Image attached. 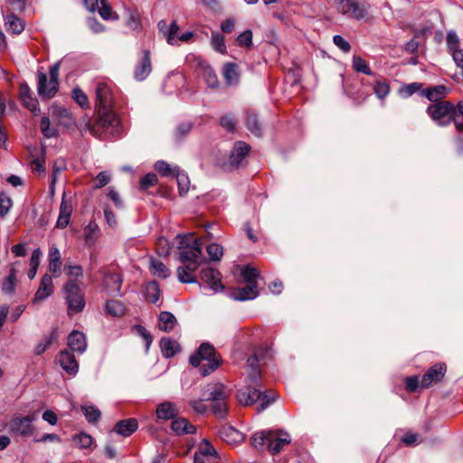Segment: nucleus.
<instances>
[{
	"mask_svg": "<svg viewBox=\"0 0 463 463\" xmlns=\"http://www.w3.org/2000/svg\"><path fill=\"white\" fill-rule=\"evenodd\" d=\"M427 114L439 127H446L452 121L459 131H463V123L457 121V109L449 101L433 103L427 108Z\"/></svg>",
	"mask_w": 463,
	"mask_h": 463,
	"instance_id": "nucleus-4",
	"label": "nucleus"
},
{
	"mask_svg": "<svg viewBox=\"0 0 463 463\" xmlns=\"http://www.w3.org/2000/svg\"><path fill=\"white\" fill-rule=\"evenodd\" d=\"M239 403L242 406H250L260 402L258 412L266 410L277 399L274 392H261L258 385H247L238 390L236 394Z\"/></svg>",
	"mask_w": 463,
	"mask_h": 463,
	"instance_id": "nucleus-3",
	"label": "nucleus"
},
{
	"mask_svg": "<svg viewBox=\"0 0 463 463\" xmlns=\"http://www.w3.org/2000/svg\"><path fill=\"white\" fill-rule=\"evenodd\" d=\"M179 260L186 265L190 271H195L204 260L202 244L194 233L176 236Z\"/></svg>",
	"mask_w": 463,
	"mask_h": 463,
	"instance_id": "nucleus-1",
	"label": "nucleus"
},
{
	"mask_svg": "<svg viewBox=\"0 0 463 463\" xmlns=\"http://www.w3.org/2000/svg\"><path fill=\"white\" fill-rule=\"evenodd\" d=\"M72 99L82 109H87L90 107L87 95L80 88H75L72 90Z\"/></svg>",
	"mask_w": 463,
	"mask_h": 463,
	"instance_id": "nucleus-58",
	"label": "nucleus"
},
{
	"mask_svg": "<svg viewBox=\"0 0 463 463\" xmlns=\"http://www.w3.org/2000/svg\"><path fill=\"white\" fill-rule=\"evenodd\" d=\"M159 298V285L155 281L148 283L146 288V299L150 303L156 304Z\"/></svg>",
	"mask_w": 463,
	"mask_h": 463,
	"instance_id": "nucleus-42",
	"label": "nucleus"
},
{
	"mask_svg": "<svg viewBox=\"0 0 463 463\" xmlns=\"http://www.w3.org/2000/svg\"><path fill=\"white\" fill-rule=\"evenodd\" d=\"M207 400L211 401L212 411L218 419H225L228 411L227 401L230 392L222 384L209 386Z\"/></svg>",
	"mask_w": 463,
	"mask_h": 463,
	"instance_id": "nucleus-6",
	"label": "nucleus"
},
{
	"mask_svg": "<svg viewBox=\"0 0 463 463\" xmlns=\"http://www.w3.org/2000/svg\"><path fill=\"white\" fill-rule=\"evenodd\" d=\"M194 271H190L186 265L181 266L177 269V277L182 283H197L196 277L194 275Z\"/></svg>",
	"mask_w": 463,
	"mask_h": 463,
	"instance_id": "nucleus-48",
	"label": "nucleus"
},
{
	"mask_svg": "<svg viewBox=\"0 0 463 463\" xmlns=\"http://www.w3.org/2000/svg\"><path fill=\"white\" fill-rule=\"evenodd\" d=\"M206 251L210 259L213 261H218L223 255V249L218 243H211L206 247Z\"/></svg>",
	"mask_w": 463,
	"mask_h": 463,
	"instance_id": "nucleus-59",
	"label": "nucleus"
},
{
	"mask_svg": "<svg viewBox=\"0 0 463 463\" xmlns=\"http://www.w3.org/2000/svg\"><path fill=\"white\" fill-rule=\"evenodd\" d=\"M68 345L71 352L83 354L87 349L85 335L76 330L72 331L68 336Z\"/></svg>",
	"mask_w": 463,
	"mask_h": 463,
	"instance_id": "nucleus-24",
	"label": "nucleus"
},
{
	"mask_svg": "<svg viewBox=\"0 0 463 463\" xmlns=\"http://www.w3.org/2000/svg\"><path fill=\"white\" fill-rule=\"evenodd\" d=\"M190 364L194 367H199L203 376H207L219 367L221 359L217 356L213 345L203 343L197 352L191 355Z\"/></svg>",
	"mask_w": 463,
	"mask_h": 463,
	"instance_id": "nucleus-2",
	"label": "nucleus"
},
{
	"mask_svg": "<svg viewBox=\"0 0 463 463\" xmlns=\"http://www.w3.org/2000/svg\"><path fill=\"white\" fill-rule=\"evenodd\" d=\"M137 421L134 418L119 420L114 426L113 431L118 435L128 437L137 430Z\"/></svg>",
	"mask_w": 463,
	"mask_h": 463,
	"instance_id": "nucleus-29",
	"label": "nucleus"
},
{
	"mask_svg": "<svg viewBox=\"0 0 463 463\" xmlns=\"http://www.w3.org/2000/svg\"><path fill=\"white\" fill-rule=\"evenodd\" d=\"M160 348L163 356L165 358H170L173 357L180 350V345L176 341L169 337H163L160 340Z\"/></svg>",
	"mask_w": 463,
	"mask_h": 463,
	"instance_id": "nucleus-37",
	"label": "nucleus"
},
{
	"mask_svg": "<svg viewBox=\"0 0 463 463\" xmlns=\"http://www.w3.org/2000/svg\"><path fill=\"white\" fill-rule=\"evenodd\" d=\"M49 271L55 277H59L61 268V256L56 245H52L48 252Z\"/></svg>",
	"mask_w": 463,
	"mask_h": 463,
	"instance_id": "nucleus-26",
	"label": "nucleus"
},
{
	"mask_svg": "<svg viewBox=\"0 0 463 463\" xmlns=\"http://www.w3.org/2000/svg\"><path fill=\"white\" fill-rule=\"evenodd\" d=\"M53 293L52 277L49 274L43 276L40 286L34 295L33 301H42L46 299Z\"/></svg>",
	"mask_w": 463,
	"mask_h": 463,
	"instance_id": "nucleus-23",
	"label": "nucleus"
},
{
	"mask_svg": "<svg viewBox=\"0 0 463 463\" xmlns=\"http://www.w3.org/2000/svg\"><path fill=\"white\" fill-rule=\"evenodd\" d=\"M149 269L154 276L166 279L170 276V269L161 261L155 258L150 259Z\"/></svg>",
	"mask_w": 463,
	"mask_h": 463,
	"instance_id": "nucleus-38",
	"label": "nucleus"
},
{
	"mask_svg": "<svg viewBox=\"0 0 463 463\" xmlns=\"http://www.w3.org/2000/svg\"><path fill=\"white\" fill-rule=\"evenodd\" d=\"M177 415L175 405L170 402H164L157 406L156 416L160 420H171Z\"/></svg>",
	"mask_w": 463,
	"mask_h": 463,
	"instance_id": "nucleus-36",
	"label": "nucleus"
},
{
	"mask_svg": "<svg viewBox=\"0 0 463 463\" xmlns=\"http://www.w3.org/2000/svg\"><path fill=\"white\" fill-rule=\"evenodd\" d=\"M63 293L68 305V314L70 316L78 314L83 310L85 300L78 284L69 280L63 287Z\"/></svg>",
	"mask_w": 463,
	"mask_h": 463,
	"instance_id": "nucleus-7",
	"label": "nucleus"
},
{
	"mask_svg": "<svg viewBox=\"0 0 463 463\" xmlns=\"http://www.w3.org/2000/svg\"><path fill=\"white\" fill-rule=\"evenodd\" d=\"M59 82H52V80L48 79L47 75L43 72H38V86L37 90L39 96L43 99L52 98L58 90Z\"/></svg>",
	"mask_w": 463,
	"mask_h": 463,
	"instance_id": "nucleus-12",
	"label": "nucleus"
},
{
	"mask_svg": "<svg viewBox=\"0 0 463 463\" xmlns=\"http://www.w3.org/2000/svg\"><path fill=\"white\" fill-rule=\"evenodd\" d=\"M96 106L99 109L111 108L113 99L110 86L103 81H99L95 88Z\"/></svg>",
	"mask_w": 463,
	"mask_h": 463,
	"instance_id": "nucleus-10",
	"label": "nucleus"
},
{
	"mask_svg": "<svg viewBox=\"0 0 463 463\" xmlns=\"http://www.w3.org/2000/svg\"><path fill=\"white\" fill-rule=\"evenodd\" d=\"M58 362L63 371L70 375H76L79 371V364L72 352L63 350L59 354Z\"/></svg>",
	"mask_w": 463,
	"mask_h": 463,
	"instance_id": "nucleus-15",
	"label": "nucleus"
},
{
	"mask_svg": "<svg viewBox=\"0 0 463 463\" xmlns=\"http://www.w3.org/2000/svg\"><path fill=\"white\" fill-rule=\"evenodd\" d=\"M34 416H16L9 423L10 432L20 436H30L33 432Z\"/></svg>",
	"mask_w": 463,
	"mask_h": 463,
	"instance_id": "nucleus-8",
	"label": "nucleus"
},
{
	"mask_svg": "<svg viewBox=\"0 0 463 463\" xmlns=\"http://www.w3.org/2000/svg\"><path fill=\"white\" fill-rule=\"evenodd\" d=\"M248 129L256 137L261 136V127L256 115L249 114L246 119Z\"/></svg>",
	"mask_w": 463,
	"mask_h": 463,
	"instance_id": "nucleus-54",
	"label": "nucleus"
},
{
	"mask_svg": "<svg viewBox=\"0 0 463 463\" xmlns=\"http://www.w3.org/2000/svg\"><path fill=\"white\" fill-rule=\"evenodd\" d=\"M132 330L145 340L146 347L148 349L153 340L150 333L141 325H135Z\"/></svg>",
	"mask_w": 463,
	"mask_h": 463,
	"instance_id": "nucleus-63",
	"label": "nucleus"
},
{
	"mask_svg": "<svg viewBox=\"0 0 463 463\" xmlns=\"http://www.w3.org/2000/svg\"><path fill=\"white\" fill-rule=\"evenodd\" d=\"M159 31L164 34L166 38V41L169 44L175 45L178 43V31L179 26L175 21H173L170 26H167L165 21H160L158 23Z\"/></svg>",
	"mask_w": 463,
	"mask_h": 463,
	"instance_id": "nucleus-27",
	"label": "nucleus"
},
{
	"mask_svg": "<svg viewBox=\"0 0 463 463\" xmlns=\"http://www.w3.org/2000/svg\"><path fill=\"white\" fill-rule=\"evenodd\" d=\"M373 90L375 95L380 99H385L390 93L389 83L383 79H379L375 81Z\"/></svg>",
	"mask_w": 463,
	"mask_h": 463,
	"instance_id": "nucleus-49",
	"label": "nucleus"
},
{
	"mask_svg": "<svg viewBox=\"0 0 463 463\" xmlns=\"http://www.w3.org/2000/svg\"><path fill=\"white\" fill-rule=\"evenodd\" d=\"M211 43H212L213 48L216 52H218L222 54L226 53L227 51H226V45L224 43V37L221 33H219V32L212 33Z\"/></svg>",
	"mask_w": 463,
	"mask_h": 463,
	"instance_id": "nucleus-46",
	"label": "nucleus"
},
{
	"mask_svg": "<svg viewBox=\"0 0 463 463\" xmlns=\"http://www.w3.org/2000/svg\"><path fill=\"white\" fill-rule=\"evenodd\" d=\"M155 169L163 176L175 175L179 168L177 166L172 167L167 162L159 160L155 164Z\"/></svg>",
	"mask_w": 463,
	"mask_h": 463,
	"instance_id": "nucleus-45",
	"label": "nucleus"
},
{
	"mask_svg": "<svg viewBox=\"0 0 463 463\" xmlns=\"http://www.w3.org/2000/svg\"><path fill=\"white\" fill-rule=\"evenodd\" d=\"M446 373L445 364L439 363L431 366L422 376L420 381V387L428 388L432 383H439Z\"/></svg>",
	"mask_w": 463,
	"mask_h": 463,
	"instance_id": "nucleus-9",
	"label": "nucleus"
},
{
	"mask_svg": "<svg viewBox=\"0 0 463 463\" xmlns=\"http://www.w3.org/2000/svg\"><path fill=\"white\" fill-rule=\"evenodd\" d=\"M64 270L70 278V280L73 282L83 278V269L80 265L66 264L64 266Z\"/></svg>",
	"mask_w": 463,
	"mask_h": 463,
	"instance_id": "nucleus-50",
	"label": "nucleus"
},
{
	"mask_svg": "<svg viewBox=\"0 0 463 463\" xmlns=\"http://www.w3.org/2000/svg\"><path fill=\"white\" fill-rule=\"evenodd\" d=\"M202 75L208 87L213 89L218 87L219 80L214 70L212 67H203L202 71Z\"/></svg>",
	"mask_w": 463,
	"mask_h": 463,
	"instance_id": "nucleus-43",
	"label": "nucleus"
},
{
	"mask_svg": "<svg viewBox=\"0 0 463 463\" xmlns=\"http://www.w3.org/2000/svg\"><path fill=\"white\" fill-rule=\"evenodd\" d=\"M222 76L226 84L230 86H237L241 78L239 66L232 62L225 63L222 68Z\"/></svg>",
	"mask_w": 463,
	"mask_h": 463,
	"instance_id": "nucleus-25",
	"label": "nucleus"
},
{
	"mask_svg": "<svg viewBox=\"0 0 463 463\" xmlns=\"http://www.w3.org/2000/svg\"><path fill=\"white\" fill-rule=\"evenodd\" d=\"M171 428L177 435L193 434L196 431V427L184 418L175 419L171 423Z\"/></svg>",
	"mask_w": 463,
	"mask_h": 463,
	"instance_id": "nucleus-30",
	"label": "nucleus"
},
{
	"mask_svg": "<svg viewBox=\"0 0 463 463\" xmlns=\"http://www.w3.org/2000/svg\"><path fill=\"white\" fill-rule=\"evenodd\" d=\"M16 284V271L14 266L10 269V274L2 284V290L6 294L14 292Z\"/></svg>",
	"mask_w": 463,
	"mask_h": 463,
	"instance_id": "nucleus-47",
	"label": "nucleus"
},
{
	"mask_svg": "<svg viewBox=\"0 0 463 463\" xmlns=\"http://www.w3.org/2000/svg\"><path fill=\"white\" fill-rule=\"evenodd\" d=\"M127 24L128 26L134 30V31H137L140 29L141 27V21H140V16L138 14V13L135 10H130L128 12V20H127Z\"/></svg>",
	"mask_w": 463,
	"mask_h": 463,
	"instance_id": "nucleus-61",
	"label": "nucleus"
},
{
	"mask_svg": "<svg viewBox=\"0 0 463 463\" xmlns=\"http://www.w3.org/2000/svg\"><path fill=\"white\" fill-rule=\"evenodd\" d=\"M269 353V350L267 347L260 348L256 351L253 355L248 358L247 364L250 369L248 378L251 383H255L260 376L258 364L260 361H263L266 358Z\"/></svg>",
	"mask_w": 463,
	"mask_h": 463,
	"instance_id": "nucleus-13",
	"label": "nucleus"
},
{
	"mask_svg": "<svg viewBox=\"0 0 463 463\" xmlns=\"http://www.w3.org/2000/svg\"><path fill=\"white\" fill-rule=\"evenodd\" d=\"M201 279L209 286L213 292H219L223 289L221 282L220 272L213 268H206L201 271Z\"/></svg>",
	"mask_w": 463,
	"mask_h": 463,
	"instance_id": "nucleus-14",
	"label": "nucleus"
},
{
	"mask_svg": "<svg viewBox=\"0 0 463 463\" xmlns=\"http://www.w3.org/2000/svg\"><path fill=\"white\" fill-rule=\"evenodd\" d=\"M194 454H200L203 458L205 456H214L217 454L213 446L206 439H203L199 446L198 451Z\"/></svg>",
	"mask_w": 463,
	"mask_h": 463,
	"instance_id": "nucleus-60",
	"label": "nucleus"
},
{
	"mask_svg": "<svg viewBox=\"0 0 463 463\" xmlns=\"http://www.w3.org/2000/svg\"><path fill=\"white\" fill-rule=\"evenodd\" d=\"M422 84L420 82H412L407 85L402 86L400 89V94L402 98H409L414 93L420 91L421 93Z\"/></svg>",
	"mask_w": 463,
	"mask_h": 463,
	"instance_id": "nucleus-57",
	"label": "nucleus"
},
{
	"mask_svg": "<svg viewBox=\"0 0 463 463\" xmlns=\"http://www.w3.org/2000/svg\"><path fill=\"white\" fill-rule=\"evenodd\" d=\"M41 131L47 138L55 137L58 136V130L51 127V122L48 117H43L41 119Z\"/></svg>",
	"mask_w": 463,
	"mask_h": 463,
	"instance_id": "nucleus-53",
	"label": "nucleus"
},
{
	"mask_svg": "<svg viewBox=\"0 0 463 463\" xmlns=\"http://www.w3.org/2000/svg\"><path fill=\"white\" fill-rule=\"evenodd\" d=\"M338 13L349 19L367 20L370 5L367 0H334Z\"/></svg>",
	"mask_w": 463,
	"mask_h": 463,
	"instance_id": "nucleus-5",
	"label": "nucleus"
},
{
	"mask_svg": "<svg viewBox=\"0 0 463 463\" xmlns=\"http://www.w3.org/2000/svg\"><path fill=\"white\" fill-rule=\"evenodd\" d=\"M98 233H99V226L95 222H90L85 228H84V238L85 242L88 245H93L97 239H98Z\"/></svg>",
	"mask_w": 463,
	"mask_h": 463,
	"instance_id": "nucleus-39",
	"label": "nucleus"
},
{
	"mask_svg": "<svg viewBox=\"0 0 463 463\" xmlns=\"http://www.w3.org/2000/svg\"><path fill=\"white\" fill-rule=\"evenodd\" d=\"M219 435L222 439L229 444H236L243 439V434L229 425L222 426L219 430Z\"/></svg>",
	"mask_w": 463,
	"mask_h": 463,
	"instance_id": "nucleus-28",
	"label": "nucleus"
},
{
	"mask_svg": "<svg viewBox=\"0 0 463 463\" xmlns=\"http://www.w3.org/2000/svg\"><path fill=\"white\" fill-rule=\"evenodd\" d=\"M52 113L60 125L69 129L76 128V120L66 108L61 106L53 107Z\"/></svg>",
	"mask_w": 463,
	"mask_h": 463,
	"instance_id": "nucleus-19",
	"label": "nucleus"
},
{
	"mask_svg": "<svg viewBox=\"0 0 463 463\" xmlns=\"http://www.w3.org/2000/svg\"><path fill=\"white\" fill-rule=\"evenodd\" d=\"M106 310L114 317H120L124 314L125 308L121 302L118 300H110L106 304Z\"/></svg>",
	"mask_w": 463,
	"mask_h": 463,
	"instance_id": "nucleus-56",
	"label": "nucleus"
},
{
	"mask_svg": "<svg viewBox=\"0 0 463 463\" xmlns=\"http://www.w3.org/2000/svg\"><path fill=\"white\" fill-rule=\"evenodd\" d=\"M447 94V90L443 85L430 87L421 90L420 95L426 97L430 102L437 103L443 101Z\"/></svg>",
	"mask_w": 463,
	"mask_h": 463,
	"instance_id": "nucleus-31",
	"label": "nucleus"
},
{
	"mask_svg": "<svg viewBox=\"0 0 463 463\" xmlns=\"http://www.w3.org/2000/svg\"><path fill=\"white\" fill-rule=\"evenodd\" d=\"M98 123L103 128H116L119 125V118L110 108L99 109Z\"/></svg>",
	"mask_w": 463,
	"mask_h": 463,
	"instance_id": "nucleus-20",
	"label": "nucleus"
},
{
	"mask_svg": "<svg viewBox=\"0 0 463 463\" xmlns=\"http://www.w3.org/2000/svg\"><path fill=\"white\" fill-rule=\"evenodd\" d=\"M177 324L176 317L170 312L162 311L158 316V327L165 332H171Z\"/></svg>",
	"mask_w": 463,
	"mask_h": 463,
	"instance_id": "nucleus-34",
	"label": "nucleus"
},
{
	"mask_svg": "<svg viewBox=\"0 0 463 463\" xmlns=\"http://www.w3.org/2000/svg\"><path fill=\"white\" fill-rule=\"evenodd\" d=\"M21 99L24 105L33 113L36 114L40 111L38 101L33 96V92L30 90L27 85L21 86Z\"/></svg>",
	"mask_w": 463,
	"mask_h": 463,
	"instance_id": "nucleus-32",
	"label": "nucleus"
},
{
	"mask_svg": "<svg viewBox=\"0 0 463 463\" xmlns=\"http://www.w3.org/2000/svg\"><path fill=\"white\" fill-rule=\"evenodd\" d=\"M353 68L356 72H362L366 75H373V71L367 65L366 61L360 56L353 57Z\"/></svg>",
	"mask_w": 463,
	"mask_h": 463,
	"instance_id": "nucleus-55",
	"label": "nucleus"
},
{
	"mask_svg": "<svg viewBox=\"0 0 463 463\" xmlns=\"http://www.w3.org/2000/svg\"><path fill=\"white\" fill-rule=\"evenodd\" d=\"M260 273L257 269L251 266H246L241 270V277L244 281L248 284H257V279L259 278Z\"/></svg>",
	"mask_w": 463,
	"mask_h": 463,
	"instance_id": "nucleus-52",
	"label": "nucleus"
},
{
	"mask_svg": "<svg viewBox=\"0 0 463 463\" xmlns=\"http://www.w3.org/2000/svg\"><path fill=\"white\" fill-rule=\"evenodd\" d=\"M122 276L119 273H106L104 276V287L107 293L110 296H118L122 285Z\"/></svg>",
	"mask_w": 463,
	"mask_h": 463,
	"instance_id": "nucleus-16",
	"label": "nucleus"
},
{
	"mask_svg": "<svg viewBox=\"0 0 463 463\" xmlns=\"http://www.w3.org/2000/svg\"><path fill=\"white\" fill-rule=\"evenodd\" d=\"M270 430H261L251 436L250 441L252 446L258 450H269V443L270 441Z\"/></svg>",
	"mask_w": 463,
	"mask_h": 463,
	"instance_id": "nucleus-35",
	"label": "nucleus"
},
{
	"mask_svg": "<svg viewBox=\"0 0 463 463\" xmlns=\"http://www.w3.org/2000/svg\"><path fill=\"white\" fill-rule=\"evenodd\" d=\"M446 42H447L448 49L452 56L454 55V53L456 52L462 51L459 48V38L457 35L455 31L451 30V31L448 32Z\"/></svg>",
	"mask_w": 463,
	"mask_h": 463,
	"instance_id": "nucleus-51",
	"label": "nucleus"
},
{
	"mask_svg": "<svg viewBox=\"0 0 463 463\" xmlns=\"http://www.w3.org/2000/svg\"><path fill=\"white\" fill-rule=\"evenodd\" d=\"M72 440L80 449H90L93 444V438L85 432L73 435Z\"/></svg>",
	"mask_w": 463,
	"mask_h": 463,
	"instance_id": "nucleus-41",
	"label": "nucleus"
},
{
	"mask_svg": "<svg viewBox=\"0 0 463 463\" xmlns=\"http://www.w3.org/2000/svg\"><path fill=\"white\" fill-rule=\"evenodd\" d=\"M257 284H248L245 287L234 288L231 293V298L237 301L252 300L259 295Z\"/></svg>",
	"mask_w": 463,
	"mask_h": 463,
	"instance_id": "nucleus-17",
	"label": "nucleus"
},
{
	"mask_svg": "<svg viewBox=\"0 0 463 463\" xmlns=\"http://www.w3.org/2000/svg\"><path fill=\"white\" fill-rule=\"evenodd\" d=\"M99 15L104 20H118V14L113 12L111 6L107 3L106 0H100V5L97 8Z\"/></svg>",
	"mask_w": 463,
	"mask_h": 463,
	"instance_id": "nucleus-44",
	"label": "nucleus"
},
{
	"mask_svg": "<svg viewBox=\"0 0 463 463\" xmlns=\"http://www.w3.org/2000/svg\"><path fill=\"white\" fill-rule=\"evenodd\" d=\"M236 42L239 46L250 48L252 46V32L250 30H246L240 33L236 39Z\"/></svg>",
	"mask_w": 463,
	"mask_h": 463,
	"instance_id": "nucleus-64",
	"label": "nucleus"
},
{
	"mask_svg": "<svg viewBox=\"0 0 463 463\" xmlns=\"http://www.w3.org/2000/svg\"><path fill=\"white\" fill-rule=\"evenodd\" d=\"M270 441L269 443V451L275 455L279 453L286 445L291 441L290 435L282 430H270Z\"/></svg>",
	"mask_w": 463,
	"mask_h": 463,
	"instance_id": "nucleus-11",
	"label": "nucleus"
},
{
	"mask_svg": "<svg viewBox=\"0 0 463 463\" xmlns=\"http://www.w3.org/2000/svg\"><path fill=\"white\" fill-rule=\"evenodd\" d=\"M152 71L150 52L144 51V55L139 62L137 64L134 71V76L137 80H144L147 78Z\"/></svg>",
	"mask_w": 463,
	"mask_h": 463,
	"instance_id": "nucleus-21",
	"label": "nucleus"
},
{
	"mask_svg": "<svg viewBox=\"0 0 463 463\" xmlns=\"http://www.w3.org/2000/svg\"><path fill=\"white\" fill-rule=\"evenodd\" d=\"M81 411H82L86 420L90 423L97 422L101 416L100 411L96 406L91 405V404L82 405Z\"/></svg>",
	"mask_w": 463,
	"mask_h": 463,
	"instance_id": "nucleus-40",
	"label": "nucleus"
},
{
	"mask_svg": "<svg viewBox=\"0 0 463 463\" xmlns=\"http://www.w3.org/2000/svg\"><path fill=\"white\" fill-rule=\"evenodd\" d=\"M6 31L14 34H20L24 30V23L16 15L10 14L5 17Z\"/></svg>",
	"mask_w": 463,
	"mask_h": 463,
	"instance_id": "nucleus-33",
	"label": "nucleus"
},
{
	"mask_svg": "<svg viewBox=\"0 0 463 463\" xmlns=\"http://www.w3.org/2000/svg\"><path fill=\"white\" fill-rule=\"evenodd\" d=\"M250 146L245 142L239 141L234 144L230 156V165L232 167H238L241 165L245 156L248 155Z\"/></svg>",
	"mask_w": 463,
	"mask_h": 463,
	"instance_id": "nucleus-18",
	"label": "nucleus"
},
{
	"mask_svg": "<svg viewBox=\"0 0 463 463\" xmlns=\"http://www.w3.org/2000/svg\"><path fill=\"white\" fill-rule=\"evenodd\" d=\"M72 213V204L71 202L66 199L65 195H63L61 205H60V213L56 222V227L59 229H64L70 223L71 216Z\"/></svg>",
	"mask_w": 463,
	"mask_h": 463,
	"instance_id": "nucleus-22",
	"label": "nucleus"
},
{
	"mask_svg": "<svg viewBox=\"0 0 463 463\" xmlns=\"http://www.w3.org/2000/svg\"><path fill=\"white\" fill-rule=\"evenodd\" d=\"M12 206V199L5 194L2 193L0 194V216L2 218L5 217V215L8 213Z\"/></svg>",
	"mask_w": 463,
	"mask_h": 463,
	"instance_id": "nucleus-62",
	"label": "nucleus"
}]
</instances>
